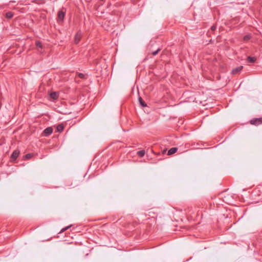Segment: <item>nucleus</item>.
<instances>
[{"label": "nucleus", "instance_id": "nucleus-1", "mask_svg": "<svg viewBox=\"0 0 262 262\" xmlns=\"http://www.w3.org/2000/svg\"><path fill=\"white\" fill-rule=\"evenodd\" d=\"M66 14V10L64 9H62L59 11L58 13V19L60 21H63Z\"/></svg>", "mask_w": 262, "mask_h": 262}, {"label": "nucleus", "instance_id": "nucleus-2", "mask_svg": "<svg viewBox=\"0 0 262 262\" xmlns=\"http://www.w3.org/2000/svg\"><path fill=\"white\" fill-rule=\"evenodd\" d=\"M49 96L51 99L56 100L59 97V93L57 92H50L49 93Z\"/></svg>", "mask_w": 262, "mask_h": 262}, {"label": "nucleus", "instance_id": "nucleus-3", "mask_svg": "<svg viewBox=\"0 0 262 262\" xmlns=\"http://www.w3.org/2000/svg\"><path fill=\"white\" fill-rule=\"evenodd\" d=\"M250 123L255 125H258L262 123V118H255L250 120Z\"/></svg>", "mask_w": 262, "mask_h": 262}, {"label": "nucleus", "instance_id": "nucleus-4", "mask_svg": "<svg viewBox=\"0 0 262 262\" xmlns=\"http://www.w3.org/2000/svg\"><path fill=\"white\" fill-rule=\"evenodd\" d=\"M81 36H82V33L81 32V31H78L77 32V33L76 34V35H75V37H74V42L75 43L77 44L80 41Z\"/></svg>", "mask_w": 262, "mask_h": 262}, {"label": "nucleus", "instance_id": "nucleus-5", "mask_svg": "<svg viewBox=\"0 0 262 262\" xmlns=\"http://www.w3.org/2000/svg\"><path fill=\"white\" fill-rule=\"evenodd\" d=\"M19 155V151L18 150H15L11 156V161H15Z\"/></svg>", "mask_w": 262, "mask_h": 262}, {"label": "nucleus", "instance_id": "nucleus-6", "mask_svg": "<svg viewBox=\"0 0 262 262\" xmlns=\"http://www.w3.org/2000/svg\"><path fill=\"white\" fill-rule=\"evenodd\" d=\"M53 133V129L51 127L46 128L43 130V133L45 136H48Z\"/></svg>", "mask_w": 262, "mask_h": 262}, {"label": "nucleus", "instance_id": "nucleus-7", "mask_svg": "<svg viewBox=\"0 0 262 262\" xmlns=\"http://www.w3.org/2000/svg\"><path fill=\"white\" fill-rule=\"evenodd\" d=\"M243 67H237L236 68L233 69L231 71V73L233 75L238 74L242 70Z\"/></svg>", "mask_w": 262, "mask_h": 262}, {"label": "nucleus", "instance_id": "nucleus-8", "mask_svg": "<svg viewBox=\"0 0 262 262\" xmlns=\"http://www.w3.org/2000/svg\"><path fill=\"white\" fill-rule=\"evenodd\" d=\"M178 150V148L177 147H172L168 151L167 155H172L177 152Z\"/></svg>", "mask_w": 262, "mask_h": 262}, {"label": "nucleus", "instance_id": "nucleus-9", "mask_svg": "<svg viewBox=\"0 0 262 262\" xmlns=\"http://www.w3.org/2000/svg\"><path fill=\"white\" fill-rule=\"evenodd\" d=\"M247 60L249 63H254L256 60V58L255 57L248 56Z\"/></svg>", "mask_w": 262, "mask_h": 262}, {"label": "nucleus", "instance_id": "nucleus-10", "mask_svg": "<svg viewBox=\"0 0 262 262\" xmlns=\"http://www.w3.org/2000/svg\"><path fill=\"white\" fill-rule=\"evenodd\" d=\"M139 102L140 104V105L142 106V107H145L146 106V103L143 101V100L142 99L141 97H139Z\"/></svg>", "mask_w": 262, "mask_h": 262}, {"label": "nucleus", "instance_id": "nucleus-11", "mask_svg": "<svg viewBox=\"0 0 262 262\" xmlns=\"http://www.w3.org/2000/svg\"><path fill=\"white\" fill-rule=\"evenodd\" d=\"M64 127L62 124H60L57 126L56 129L58 132H61L63 130Z\"/></svg>", "mask_w": 262, "mask_h": 262}, {"label": "nucleus", "instance_id": "nucleus-12", "mask_svg": "<svg viewBox=\"0 0 262 262\" xmlns=\"http://www.w3.org/2000/svg\"><path fill=\"white\" fill-rule=\"evenodd\" d=\"M137 155L140 157H143L145 155V150H139L137 152Z\"/></svg>", "mask_w": 262, "mask_h": 262}, {"label": "nucleus", "instance_id": "nucleus-13", "mask_svg": "<svg viewBox=\"0 0 262 262\" xmlns=\"http://www.w3.org/2000/svg\"><path fill=\"white\" fill-rule=\"evenodd\" d=\"M13 16V14L11 12H8L6 14V17L8 18H11Z\"/></svg>", "mask_w": 262, "mask_h": 262}, {"label": "nucleus", "instance_id": "nucleus-14", "mask_svg": "<svg viewBox=\"0 0 262 262\" xmlns=\"http://www.w3.org/2000/svg\"><path fill=\"white\" fill-rule=\"evenodd\" d=\"M35 44H36V46L37 48H40V49L42 48V45H41V42L40 41H36V42H35Z\"/></svg>", "mask_w": 262, "mask_h": 262}, {"label": "nucleus", "instance_id": "nucleus-15", "mask_svg": "<svg viewBox=\"0 0 262 262\" xmlns=\"http://www.w3.org/2000/svg\"><path fill=\"white\" fill-rule=\"evenodd\" d=\"M160 50L161 49L159 48L156 51L152 52L151 54L152 55L155 56L160 51Z\"/></svg>", "mask_w": 262, "mask_h": 262}, {"label": "nucleus", "instance_id": "nucleus-16", "mask_svg": "<svg viewBox=\"0 0 262 262\" xmlns=\"http://www.w3.org/2000/svg\"><path fill=\"white\" fill-rule=\"evenodd\" d=\"M71 226V225L69 226H67V227H65V228H62V229L61 230V231H60V233H62V232H63L64 231H66V230H67V229H69Z\"/></svg>", "mask_w": 262, "mask_h": 262}, {"label": "nucleus", "instance_id": "nucleus-17", "mask_svg": "<svg viewBox=\"0 0 262 262\" xmlns=\"http://www.w3.org/2000/svg\"><path fill=\"white\" fill-rule=\"evenodd\" d=\"M78 76L80 78L85 79L86 76L84 74H82V73H79L78 74Z\"/></svg>", "mask_w": 262, "mask_h": 262}, {"label": "nucleus", "instance_id": "nucleus-18", "mask_svg": "<svg viewBox=\"0 0 262 262\" xmlns=\"http://www.w3.org/2000/svg\"><path fill=\"white\" fill-rule=\"evenodd\" d=\"M250 38V36L248 35H245L244 37V40L245 41L249 40Z\"/></svg>", "mask_w": 262, "mask_h": 262}, {"label": "nucleus", "instance_id": "nucleus-19", "mask_svg": "<svg viewBox=\"0 0 262 262\" xmlns=\"http://www.w3.org/2000/svg\"><path fill=\"white\" fill-rule=\"evenodd\" d=\"M26 158L27 159H30L32 157V155L31 154H27L26 156Z\"/></svg>", "mask_w": 262, "mask_h": 262}, {"label": "nucleus", "instance_id": "nucleus-20", "mask_svg": "<svg viewBox=\"0 0 262 262\" xmlns=\"http://www.w3.org/2000/svg\"><path fill=\"white\" fill-rule=\"evenodd\" d=\"M216 28V26L215 25H213L211 27V30L212 31H214Z\"/></svg>", "mask_w": 262, "mask_h": 262}]
</instances>
